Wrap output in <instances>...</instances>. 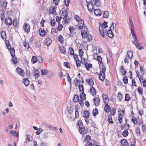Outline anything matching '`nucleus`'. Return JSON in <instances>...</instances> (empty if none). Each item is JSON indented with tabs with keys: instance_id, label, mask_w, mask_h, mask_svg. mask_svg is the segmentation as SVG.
I'll list each match as a JSON object with an SVG mask.
<instances>
[{
	"instance_id": "obj_58",
	"label": "nucleus",
	"mask_w": 146,
	"mask_h": 146,
	"mask_svg": "<svg viewBox=\"0 0 146 146\" xmlns=\"http://www.w3.org/2000/svg\"><path fill=\"white\" fill-rule=\"evenodd\" d=\"M104 110H111L110 106L108 104H106Z\"/></svg>"
},
{
	"instance_id": "obj_53",
	"label": "nucleus",
	"mask_w": 146,
	"mask_h": 146,
	"mask_svg": "<svg viewBox=\"0 0 146 146\" xmlns=\"http://www.w3.org/2000/svg\"><path fill=\"white\" fill-rule=\"evenodd\" d=\"M98 110H93L92 113L94 117H95L96 115H98Z\"/></svg>"
},
{
	"instance_id": "obj_32",
	"label": "nucleus",
	"mask_w": 146,
	"mask_h": 146,
	"mask_svg": "<svg viewBox=\"0 0 146 146\" xmlns=\"http://www.w3.org/2000/svg\"><path fill=\"white\" fill-rule=\"evenodd\" d=\"M97 60L99 62V65L101 64H102V58L100 56H98L97 57Z\"/></svg>"
},
{
	"instance_id": "obj_49",
	"label": "nucleus",
	"mask_w": 146,
	"mask_h": 146,
	"mask_svg": "<svg viewBox=\"0 0 146 146\" xmlns=\"http://www.w3.org/2000/svg\"><path fill=\"white\" fill-rule=\"evenodd\" d=\"M131 120L135 124H137V120L135 117H132Z\"/></svg>"
},
{
	"instance_id": "obj_13",
	"label": "nucleus",
	"mask_w": 146,
	"mask_h": 146,
	"mask_svg": "<svg viewBox=\"0 0 146 146\" xmlns=\"http://www.w3.org/2000/svg\"><path fill=\"white\" fill-rule=\"evenodd\" d=\"M90 90L91 94L93 96H94L96 94V90L93 86H92L90 87Z\"/></svg>"
},
{
	"instance_id": "obj_59",
	"label": "nucleus",
	"mask_w": 146,
	"mask_h": 146,
	"mask_svg": "<svg viewBox=\"0 0 146 146\" xmlns=\"http://www.w3.org/2000/svg\"><path fill=\"white\" fill-rule=\"evenodd\" d=\"M43 125L46 128H50V129H51V127H52V126H51L49 125L46 123H44V124Z\"/></svg>"
},
{
	"instance_id": "obj_4",
	"label": "nucleus",
	"mask_w": 146,
	"mask_h": 146,
	"mask_svg": "<svg viewBox=\"0 0 146 146\" xmlns=\"http://www.w3.org/2000/svg\"><path fill=\"white\" fill-rule=\"evenodd\" d=\"M60 13H61V16L62 17L63 19H64L65 18H67L68 16L67 15V11L65 10V9L64 8H62V10L60 11Z\"/></svg>"
},
{
	"instance_id": "obj_40",
	"label": "nucleus",
	"mask_w": 146,
	"mask_h": 146,
	"mask_svg": "<svg viewBox=\"0 0 146 146\" xmlns=\"http://www.w3.org/2000/svg\"><path fill=\"white\" fill-rule=\"evenodd\" d=\"M60 50V52L63 54H65L66 52V48H64V47H59Z\"/></svg>"
},
{
	"instance_id": "obj_7",
	"label": "nucleus",
	"mask_w": 146,
	"mask_h": 146,
	"mask_svg": "<svg viewBox=\"0 0 146 146\" xmlns=\"http://www.w3.org/2000/svg\"><path fill=\"white\" fill-rule=\"evenodd\" d=\"M5 23L6 24L10 26L11 25L12 23V19L10 17L6 18L5 21Z\"/></svg>"
},
{
	"instance_id": "obj_36",
	"label": "nucleus",
	"mask_w": 146,
	"mask_h": 146,
	"mask_svg": "<svg viewBox=\"0 0 146 146\" xmlns=\"http://www.w3.org/2000/svg\"><path fill=\"white\" fill-rule=\"evenodd\" d=\"M125 112V111L124 110H118L119 116L123 117Z\"/></svg>"
},
{
	"instance_id": "obj_10",
	"label": "nucleus",
	"mask_w": 146,
	"mask_h": 146,
	"mask_svg": "<svg viewBox=\"0 0 146 146\" xmlns=\"http://www.w3.org/2000/svg\"><path fill=\"white\" fill-rule=\"evenodd\" d=\"M23 28L25 32L26 33H29L30 30V26L29 25L25 23Z\"/></svg>"
},
{
	"instance_id": "obj_62",
	"label": "nucleus",
	"mask_w": 146,
	"mask_h": 146,
	"mask_svg": "<svg viewBox=\"0 0 146 146\" xmlns=\"http://www.w3.org/2000/svg\"><path fill=\"white\" fill-rule=\"evenodd\" d=\"M51 25L52 26H54L55 24H56L55 20L54 19H52L51 21L50 22Z\"/></svg>"
},
{
	"instance_id": "obj_63",
	"label": "nucleus",
	"mask_w": 146,
	"mask_h": 146,
	"mask_svg": "<svg viewBox=\"0 0 146 146\" xmlns=\"http://www.w3.org/2000/svg\"><path fill=\"white\" fill-rule=\"evenodd\" d=\"M7 4V2L6 1H3V6L4 7V8L6 9Z\"/></svg>"
},
{
	"instance_id": "obj_37",
	"label": "nucleus",
	"mask_w": 146,
	"mask_h": 146,
	"mask_svg": "<svg viewBox=\"0 0 146 146\" xmlns=\"http://www.w3.org/2000/svg\"><path fill=\"white\" fill-rule=\"evenodd\" d=\"M109 15V12L108 11H107L104 12L103 14V17L105 18H108V16Z\"/></svg>"
},
{
	"instance_id": "obj_25",
	"label": "nucleus",
	"mask_w": 146,
	"mask_h": 146,
	"mask_svg": "<svg viewBox=\"0 0 146 146\" xmlns=\"http://www.w3.org/2000/svg\"><path fill=\"white\" fill-rule=\"evenodd\" d=\"M11 61L14 64H16L17 63L18 61L17 58L15 57V56H12Z\"/></svg>"
},
{
	"instance_id": "obj_15",
	"label": "nucleus",
	"mask_w": 146,
	"mask_h": 146,
	"mask_svg": "<svg viewBox=\"0 0 146 146\" xmlns=\"http://www.w3.org/2000/svg\"><path fill=\"white\" fill-rule=\"evenodd\" d=\"M39 33L40 35L42 36H44L45 35V32L44 29L40 28L39 30Z\"/></svg>"
},
{
	"instance_id": "obj_61",
	"label": "nucleus",
	"mask_w": 146,
	"mask_h": 146,
	"mask_svg": "<svg viewBox=\"0 0 146 146\" xmlns=\"http://www.w3.org/2000/svg\"><path fill=\"white\" fill-rule=\"evenodd\" d=\"M67 75V80L68 82H69L71 84V78L70 77L69 74L68 73H66Z\"/></svg>"
},
{
	"instance_id": "obj_56",
	"label": "nucleus",
	"mask_w": 146,
	"mask_h": 146,
	"mask_svg": "<svg viewBox=\"0 0 146 146\" xmlns=\"http://www.w3.org/2000/svg\"><path fill=\"white\" fill-rule=\"evenodd\" d=\"M84 52L81 49H80L79 51V55L80 57H82L83 55Z\"/></svg>"
},
{
	"instance_id": "obj_16",
	"label": "nucleus",
	"mask_w": 146,
	"mask_h": 146,
	"mask_svg": "<svg viewBox=\"0 0 146 146\" xmlns=\"http://www.w3.org/2000/svg\"><path fill=\"white\" fill-rule=\"evenodd\" d=\"M84 21L83 20H81V21L79 22L78 23V28L79 29H81L83 28L84 26Z\"/></svg>"
},
{
	"instance_id": "obj_35",
	"label": "nucleus",
	"mask_w": 146,
	"mask_h": 146,
	"mask_svg": "<svg viewBox=\"0 0 146 146\" xmlns=\"http://www.w3.org/2000/svg\"><path fill=\"white\" fill-rule=\"evenodd\" d=\"M76 67L77 68H80V67L81 66L80 63L81 62V61L79 60L78 58V59L76 60Z\"/></svg>"
},
{
	"instance_id": "obj_30",
	"label": "nucleus",
	"mask_w": 146,
	"mask_h": 146,
	"mask_svg": "<svg viewBox=\"0 0 146 146\" xmlns=\"http://www.w3.org/2000/svg\"><path fill=\"white\" fill-rule=\"evenodd\" d=\"M121 144L123 145H127L128 144L127 140L125 139H123L121 141Z\"/></svg>"
},
{
	"instance_id": "obj_11",
	"label": "nucleus",
	"mask_w": 146,
	"mask_h": 146,
	"mask_svg": "<svg viewBox=\"0 0 146 146\" xmlns=\"http://www.w3.org/2000/svg\"><path fill=\"white\" fill-rule=\"evenodd\" d=\"M85 68L87 70H89L90 69V68H92V64H89L86 62H85L84 63Z\"/></svg>"
},
{
	"instance_id": "obj_24",
	"label": "nucleus",
	"mask_w": 146,
	"mask_h": 146,
	"mask_svg": "<svg viewBox=\"0 0 146 146\" xmlns=\"http://www.w3.org/2000/svg\"><path fill=\"white\" fill-rule=\"evenodd\" d=\"M83 28L85 29L84 31L83 32H82L81 33V35H82V38H83V35L87 34L88 30V29L87 28V26H84Z\"/></svg>"
},
{
	"instance_id": "obj_21",
	"label": "nucleus",
	"mask_w": 146,
	"mask_h": 146,
	"mask_svg": "<svg viewBox=\"0 0 146 146\" xmlns=\"http://www.w3.org/2000/svg\"><path fill=\"white\" fill-rule=\"evenodd\" d=\"M33 75L35 77V78H38L40 76V74L39 73L38 70L37 69L35 70L33 72Z\"/></svg>"
},
{
	"instance_id": "obj_8",
	"label": "nucleus",
	"mask_w": 146,
	"mask_h": 146,
	"mask_svg": "<svg viewBox=\"0 0 146 146\" xmlns=\"http://www.w3.org/2000/svg\"><path fill=\"white\" fill-rule=\"evenodd\" d=\"M102 25H100L99 27V30L100 34L103 37H105Z\"/></svg>"
},
{
	"instance_id": "obj_17",
	"label": "nucleus",
	"mask_w": 146,
	"mask_h": 146,
	"mask_svg": "<svg viewBox=\"0 0 146 146\" xmlns=\"http://www.w3.org/2000/svg\"><path fill=\"white\" fill-rule=\"evenodd\" d=\"M23 82L26 86H28L30 84V81L27 78H25L23 79Z\"/></svg>"
},
{
	"instance_id": "obj_19",
	"label": "nucleus",
	"mask_w": 146,
	"mask_h": 146,
	"mask_svg": "<svg viewBox=\"0 0 146 146\" xmlns=\"http://www.w3.org/2000/svg\"><path fill=\"white\" fill-rule=\"evenodd\" d=\"M94 5L97 7L100 6L101 4V2L100 0H94Z\"/></svg>"
},
{
	"instance_id": "obj_38",
	"label": "nucleus",
	"mask_w": 146,
	"mask_h": 146,
	"mask_svg": "<svg viewBox=\"0 0 146 146\" xmlns=\"http://www.w3.org/2000/svg\"><path fill=\"white\" fill-rule=\"evenodd\" d=\"M143 89L142 88L141 86H139L137 88L138 92L140 95H142L143 92Z\"/></svg>"
},
{
	"instance_id": "obj_22",
	"label": "nucleus",
	"mask_w": 146,
	"mask_h": 146,
	"mask_svg": "<svg viewBox=\"0 0 146 146\" xmlns=\"http://www.w3.org/2000/svg\"><path fill=\"white\" fill-rule=\"evenodd\" d=\"M127 56L130 59H131L133 56V52L130 50H128L127 51Z\"/></svg>"
},
{
	"instance_id": "obj_64",
	"label": "nucleus",
	"mask_w": 146,
	"mask_h": 146,
	"mask_svg": "<svg viewBox=\"0 0 146 146\" xmlns=\"http://www.w3.org/2000/svg\"><path fill=\"white\" fill-rule=\"evenodd\" d=\"M40 146H48L47 143L44 142H42L40 144Z\"/></svg>"
},
{
	"instance_id": "obj_60",
	"label": "nucleus",
	"mask_w": 146,
	"mask_h": 146,
	"mask_svg": "<svg viewBox=\"0 0 146 146\" xmlns=\"http://www.w3.org/2000/svg\"><path fill=\"white\" fill-rule=\"evenodd\" d=\"M17 20L15 19L13 20V22H12V23L13 24V26L14 27H16L17 26Z\"/></svg>"
},
{
	"instance_id": "obj_14",
	"label": "nucleus",
	"mask_w": 146,
	"mask_h": 146,
	"mask_svg": "<svg viewBox=\"0 0 146 146\" xmlns=\"http://www.w3.org/2000/svg\"><path fill=\"white\" fill-rule=\"evenodd\" d=\"M90 113L87 110H85L83 112V117L85 119H88L89 117Z\"/></svg>"
},
{
	"instance_id": "obj_52",
	"label": "nucleus",
	"mask_w": 146,
	"mask_h": 146,
	"mask_svg": "<svg viewBox=\"0 0 146 146\" xmlns=\"http://www.w3.org/2000/svg\"><path fill=\"white\" fill-rule=\"evenodd\" d=\"M70 1V0H64V3L65 5L66 6L68 7L69 5Z\"/></svg>"
},
{
	"instance_id": "obj_18",
	"label": "nucleus",
	"mask_w": 146,
	"mask_h": 146,
	"mask_svg": "<svg viewBox=\"0 0 146 146\" xmlns=\"http://www.w3.org/2000/svg\"><path fill=\"white\" fill-rule=\"evenodd\" d=\"M95 106H98L100 103V99L99 98L96 97L93 99Z\"/></svg>"
},
{
	"instance_id": "obj_42",
	"label": "nucleus",
	"mask_w": 146,
	"mask_h": 146,
	"mask_svg": "<svg viewBox=\"0 0 146 146\" xmlns=\"http://www.w3.org/2000/svg\"><path fill=\"white\" fill-rule=\"evenodd\" d=\"M128 132L127 129L125 130L123 132L122 135L125 137H126L128 135Z\"/></svg>"
},
{
	"instance_id": "obj_1",
	"label": "nucleus",
	"mask_w": 146,
	"mask_h": 146,
	"mask_svg": "<svg viewBox=\"0 0 146 146\" xmlns=\"http://www.w3.org/2000/svg\"><path fill=\"white\" fill-rule=\"evenodd\" d=\"M102 66L103 68L99 74V78L100 80L103 81L104 80L105 78V72L106 71V68L104 64H102Z\"/></svg>"
},
{
	"instance_id": "obj_29",
	"label": "nucleus",
	"mask_w": 146,
	"mask_h": 146,
	"mask_svg": "<svg viewBox=\"0 0 146 146\" xmlns=\"http://www.w3.org/2000/svg\"><path fill=\"white\" fill-rule=\"evenodd\" d=\"M58 41L61 43H62L64 41V39L61 35L58 37Z\"/></svg>"
},
{
	"instance_id": "obj_26",
	"label": "nucleus",
	"mask_w": 146,
	"mask_h": 146,
	"mask_svg": "<svg viewBox=\"0 0 146 146\" xmlns=\"http://www.w3.org/2000/svg\"><path fill=\"white\" fill-rule=\"evenodd\" d=\"M31 60L33 63L35 64L38 61V60L36 56H33L32 57Z\"/></svg>"
},
{
	"instance_id": "obj_47",
	"label": "nucleus",
	"mask_w": 146,
	"mask_h": 146,
	"mask_svg": "<svg viewBox=\"0 0 146 146\" xmlns=\"http://www.w3.org/2000/svg\"><path fill=\"white\" fill-rule=\"evenodd\" d=\"M123 80L125 84H126L128 83V79L126 76H124L123 78Z\"/></svg>"
},
{
	"instance_id": "obj_20",
	"label": "nucleus",
	"mask_w": 146,
	"mask_h": 146,
	"mask_svg": "<svg viewBox=\"0 0 146 146\" xmlns=\"http://www.w3.org/2000/svg\"><path fill=\"white\" fill-rule=\"evenodd\" d=\"M45 44L47 46H48L52 42V40L49 38H47L45 39Z\"/></svg>"
},
{
	"instance_id": "obj_33",
	"label": "nucleus",
	"mask_w": 146,
	"mask_h": 146,
	"mask_svg": "<svg viewBox=\"0 0 146 146\" xmlns=\"http://www.w3.org/2000/svg\"><path fill=\"white\" fill-rule=\"evenodd\" d=\"M41 72V74L42 75H44L47 74L48 73V71L47 70L44 69L40 70Z\"/></svg>"
},
{
	"instance_id": "obj_12",
	"label": "nucleus",
	"mask_w": 146,
	"mask_h": 146,
	"mask_svg": "<svg viewBox=\"0 0 146 146\" xmlns=\"http://www.w3.org/2000/svg\"><path fill=\"white\" fill-rule=\"evenodd\" d=\"M1 35L2 38L4 40H6L7 38L6 33L5 31H2L1 32Z\"/></svg>"
},
{
	"instance_id": "obj_27",
	"label": "nucleus",
	"mask_w": 146,
	"mask_h": 146,
	"mask_svg": "<svg viewBox=\"0 0 146 146\" xmlns=\"http://www.w3.org/2000/svg\"><path fill=\"white\" fill-rule=\"evenodd\" d=\"M79 97L78 95L75 94L74 96L73 101L75 102H76L79 100Z\"/></svg>"
},
{
	"instance_id": "obj_31",
	"label": "nucleus",
	"mask_w": 146,
	"mask_h": 146,
	"mask_svg": "<svg viewBox=\"0 0 146 146\" xmlns=\"http://www.w3.org/2000/svg\"><path fill=\"white\" fill-rule=\"evenodd\" d=\"M131 99V98L129 94H125V100L126 101H129Z\"/></svg>"
},
{
	"instance_id": "obj_45",
	"label": "nucleus",
	"mask_w": 146,
	"mask_h": 146,
	"mask_svg": "<svg viewBox=\"0 0 146 146\" xmlns=\"http://www.w3.org/2000/svg\"><path fill=\"white\" fill-rule=\"evenodd\" d=\"M62 18V17H59L58 16H57L56 17V21L57 22L58 24H60V21Z\"/></svg>"
},
{
	"instance_id": "obj_5",
	"label": "nucleus",
	"mask_w": 146,
	"mask_h": 146,
	"mask_svg": "<svg viewBox=\"0 0 146 146\" xmlns=\"http://www.w3.org/2000/svg\"><path fill=\"white\" fill-rule=\"evenodd\" d=\"M16 72L20 75L23 76L25 74L24 70L21 68L17 67L16 69Z\"/></svg>"
},
{
	"instance_id": "obj_46",
	"label": "nucleus",
	"mask_w": 146,
	"mask_h": 146,
	"mask_svg": "<svg viewBox=\"0 0 146 146\" xmlns=\"http://www.w3.org/2000/svg\"><path fill=\"white\" fill-rule=\"evenodd\" d=\"M63 27L62 25L60 24H58V26L57 27V29L58 31H61Z\"/></svg>"
},
{
	"instance_id": "obj_34",
	"label": "nucleus",
	"mask_w": 146,
	"mask_h": 146,
	"mask_svg": "<svg viewBox=\"0 0 146 146\" xmlns=\"http://www.w3.org/2000/svg\"><path fill=\"white\" fill-rule=\"evenodd\" d=\"M10 53L12 56H15V50L14 48H11L10 50Z\"/></svg>"
},
{
	"instance_id": "obj_6",
	"label": "nucleus",
	"mask_w": 146,
	"mask_h": 146,
	"mask_svg": "<svg viewBox=\"0 0 146 146\" xmlns=\"http://www.w3.org/2000/svg\"><path fill=\"white\" fill-rule=\"evenodd\" d=\"M78 124L80 128L79 132L81 134H85L86 132H85V129L83 127L82 123H81V122H80V121H79Z\"/></svg>"
},
{
	"instance_id": "obj_28",
	"label": "nucleus",
	"mask_w": 146,
	"mask_h": 146,
	"mask_svg": "<svg viewBox=\"0 0 146 146\" xmlns=\"http://www.w3.org/2000/svg\"><path fill=\"white\" fill-rule=\"evenodd\" d=\"M86 96L84 92H82L80 94V98L83 100H85L86 99Z\"/></svg>"
},
{
	"instance_id": "obj_41",
	"label": "nucleus",
	"mask_w": 146,
	"mask_h": 146,
	"mask_svg": "<svg viewBox=\"0 0 146 146\" xmlns=\"http://www.w3.org/2000/svg\"><path fill=\"white\" fill-rule=\"evenodd\" d=\"M74 18L76 21L79 22L81 21V19H80V18L79 16L76 15L74 16Z\"/></svg>"
},
{
	"instance_id": "obj_3",
	"label": "nucleus",
	"mask_w": 146,
	"mask_h": 146,
	"mask_svg": "<svg viewBox=\"0 0 146 146\" xmlns=\"http://www.w3.org/2000/svg\"><path fill=\"white\" fill-rule=\"evenodd\" d=\"M92 1H90V3H88L87 5V7L88 10L91 12L93 11L94 9V10L95 9L94 5L93 3L92 2Z\"/></svg>"
},
{
	"instance_id": "obj_57",
	"label": "nucleus",
	"mask_w": 146,
	"mask_h": 146,
	"mask_svg": "<svg viewBox=\"0 0 146 146\" xmlns=\"http://www.w3.org/2000/svg\"><path fill=\"white\" fill-rule=\"evenodd\" d=\"M79 91L80 92H81V91H82L83 92H84V86L83 84H82L81 86H80V84H79Z\"/></svg>"
},
{
	"instance_id": "obj_43",
	"label": "nucleus",
	"mask_w": 146,
	"mask_h": 146,
	"mask_svg": "<svg viewBox=\"0 0 146 146\" xmlns=\"http://www.w3.org/2000/svg\"><path fill=\"white\" fill-rule=\"evenodd\" d=\"M122 95L121 93L119 92L118 94L117 97L118 98V100L119 101H121L122 99Z\"/></svg>"
},
{
	"instance_id": "obj_54",
	"label": "nucleus",
	"mask_w": 146,
	"mask_h": 146,
	"mask_svg": "<svg viewBox=\"0 0 146 146\" xmlns=\"http://www.w3.org/2000/svg\"><path fill=\"white\" fill-rule=\"evenodd\" d=\"M70 33H73L74 32V29L73 27H70L69 28Z\"/></svg>"
},
{
	"instance_id": "obj_51",
	"label": "nucleus",
	"mask_w": 146,
	"mask_h": 146,
	"mask_svg": "<svg viewBox=\"0 0 146 146\" xmlns=\"http://www.w3.org/2000/svg\"><path fill=\"white\" fill-rule=\"evenodd\" d=\"M1 20L2 21H3L4 18L5 17L4 12L3 11L1 14Z\"/></svg>"
},
{
	"instance_id": "obj_44",
	"label": "nucleus",
	"mask_w": 146,
	"mask_h": 146,
	"mask_svg": "<svg viewBox=\"0 0 146 146\" xmlns=\"http://www.w3.org/2000/svg\"><path fill=\"white\" fill-rule=\"evenodd\" d=\"M108 121L109 123H113V122L112 120V117L111 115H110L108 117Z\"/></svg>"
},
{
	"instance_id": "obj_48",
	"label": "nucleus",
	"mask_w": 146,
	"mask_h": 146,
	"mask_svg": "<svg viewBox=\"0 0 146 146\" xmlns=\"http://www.w3.org/2000/svg\"><path fill=\"white\" fill-rule=\"evenodd\" d=\"M68 50L70 55H72L74 54V49L72 48L71 47L69 48Z\"/></svg>"
},
{
	"instance_id": "obj_2",
	"label": "nucleus",
	"mask_w": 146,
	"mask_h": 146,
	"mask_svg": "<svg viewBox=\"0 0 146 146\" xmlns=\"http://www.w3.org/2000/svg\"><path fill=\"white\" fill-rule=\"evenodd\" d=\"M114 24V23L112 22L111 26L110 27V29L107 32V34L108 36L110 38H112L114 36L113 34L112 31V28L113 30Z\"/></svg>"
},
{
	"instance_id": "obj_39",
	"label": "nucleus",
	"mask_w": 146,
	"mask_h": 146,
	"mask_svg": "<svg viewBox=\"0 0 146 146\" xmlns=\"http://www.w3.org/2000/svg\"><path fill=\"white\" fill-rule=\"evenodd\" d=\"M5 43L6 45L7 48L8 50H10V49H11V46L9 42V41L6 40L5 41Z\"/></svg>"
},
{
	"instance_id": "obj_23",
	"label": "nucleus",
	"mask_w": 146,
	"mask_h": 146,
	"mask_svg": "<svg viewBox=\"0 0 146 146\" xmlns=\"http://www.w3.org/2000/svg\"><path fill=\"white\" fill-rule=\"evenodd\" d=\"M49 12L50 13L54 14V12L56 13V12L55 7L53 6L51 7L49 9Z\"/></svg>"
},
{
	"instance_id": "obj_50",
	"label": "nucleus",
	"mask_w": 146,
	"mask_h": 146,
	"mask_svg": "<svg viewBox=\"0 0 146 146\" xmlns=\"http://www.w3.org/2000/svg\"><path fill=\"white\" fill-rule=\"evenodd\" d=\"M43 131V129L41 128H39L38 129V131L36 132V133L37 135H39L41 132Z\"/></svg>"
},
{
	"instance_id": "obj_9",
	"label": "nucleus",
	"mask_w": 146,
	"mask_h": 146,
	"mask_svg": "<svg viewBox=\"0 0 146 146\" xmlns=\"http://www.w3.org/2000/svg\"><path fill=\"white\" fill-rule=\"evenodd\" d=\"M94 13L96 15L100 16L102 15V12L99 9H95Z\"/></svg>"
},
{
	"instance_id": "obj_55",
	"label": "nucleus",
	"mask_w": 146,
	"mask_h": 146,
	"mask_svg": "<svg viewBox=\"0 0 146 146\" xmlns=\"http://www.w3.org/2000/svg\"><path fill=\"white\" fill-rule=\"evenodd\" d=\"M64 66L67 68H70V67L69 63L68 62H65L64 63Z\"/></svg>"
}]
</instances>
